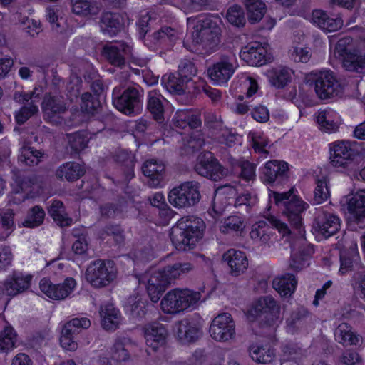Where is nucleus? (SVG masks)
I'll use <instances>...</instances> for the list:
<instances>
[{"instance_id":"09e8293b","label":"nucleus","mask_w":365,"mask_h":365,"mask_svg":"<svg viewBox=\"0 0 365 365\" xmlns=\"http://www.w3.org/2000/svg\"><path fill=\"white\" fill-rule=\"evenodd\" d=\"M245 227V220L242 216L230 215L225 219L220 230L223 233L235 232L242 236Z\"/></svg>"},{"instance_id":"603ef678","label":"nucleus","mask_w":365,"mask_h":365,"mask_svg":"<svg viewBox=\"0 0 365 365\" xmlns=\"http://www.w3.org/2000/svg\"><path fill=\"white\" fill-rule=\"evenodd\" d=\"M67 136L68 140V146L71 149V153L73 155H78L88 146V139L85 131H77L73 133L68 134Z\"/></svg>"},{"instance_id":"c756f323","label":"nucleus","mask_w":365,"mask_h":365,"mask_svg":"<svg viewBox=\"0 0 365 365\" xmlns=\"http://www.w3.org/2000/svg\"><path fill=\"white\" fill-rule=\"evenodd\" d=\"M124 25V16L119 13L104 12L101 18V28L103 34L110 37L118 34Z\"/></svg>"},{"instance_id":"f704fd0d","label":"nucleus","mask_w":365,"mask_h":365,"mask_svg":"<svg viewBox=\"0 0 365 365\" xmlns=\"http://www.w3.org/2000/svg\"><path fill=\"white\" fill-rule=\"evenodd\" d=\"M85 174L83 165L74 162L70 161L62 164L56 171L57 178L61 180H66L68 182H74L78 180Z\"/></svg>"},{"instance_id":"8fccbe9b","label":"nucleus","mask_w":365,"mask_h":365,"mask_svg":"<svg viewBox=\"0 0 365 365\" xmlns=\"http://www.w3.org/2000/svg\"><path fill=\"white\" fill-rule=\"evenodd\" d=\"M335 336L336 341L344 345H356L359 341L358 336L351 331L347 324H341L336 329Z\"/></svg>"},{"instance_id":"a211bd4d","label":"nucleus","mask_w":365,"mask_h":365,"mask_svg":"<svg viewBox=\"0 0 365 365\" xmlns=\"http://www.w3.org/2000/svg\"><path fill=\"white\" fill-rule=\"evenodd\" d=\"M90 92H85L81 96V110L83 113L95 117L102 110L101 96L103 94L104 87L101 80H95L91 85Z\"/></svg>"},{"instance_id":"338daca9","label":"nucleus","mask_w":365,"mask_h":365,"mask_svg":"<svg viewBox=\"0 0 365 365\" xmlns=\"http://www.w3.org/2000/svg\"><path fill=\"white\" fill-rule=\"evenodd\" d=\"M72 11L78 16L91 14V2L89 0H71Z\"/></svg>"},{"instance_id":"aec40b11","label":"nucleus","mask_w":365,"mask_h":365,"mask_svg":"<svg viewBox=\"0 0 365 365\" xmlns=\"http://www.w3.org/2000/svg\"><path fill=\"white\" fill-rule=\"evenodd\" d=\"M341 227V220L336 215L329 212L319 211L313 221L314 232L328 238L337 233Z\"/></svg>"},{"instance_id":"4c0bfd02","label":"nucleus","mask_w":365,"mask_h":365,"mask_svg":"<svg viewBox=\"0 0 365 365\" xmlns=\"http://www.w3.org/2000/svg\"><path fill=\"white\" fill-rule=\"evenodd\" d=\"M101 324L105 330L114 331L118 328L120 312L112 304H107L101 308Z\"/></svg>"},{"instance_id":"0eeeda50","label":"nucleus","mask_w":365,"mask_h":365,"mask_svg":"<svg viewBox=\"0 0 365 365\" xmlns=\"http://www.w3.org/2000/svg\"><path fill=\"white\" fill-rule=\"evenodd\" d=\"M112 103L120 113L135 115L142 110L143 94L134 86H115L112 93Z\"/></svg>"},{"instance_id":"774afa93","label":"nucleus","mask_w":365,"mask_h":365,"mask_svg":"<svg viewBox=\"0 0 365 365\" xmlns=\"http://www.w3.org/2000/svg\"><path fill=\"white\" fill-rule=\"evenodd\" d=\"M100 212L103 217H115L123 212V206L118 203L108 202L100 207Z\"/></svg>"},{"instance_id":"2f4dec72","label":"nucleus","mask_w":365,"mask_h":365,"mask_svg":"<svg viewBox=\"0 0 365 365\" xmlns=\"http://www.w3.org/2000/svg\"><path fill=\"white\" fill-rule=\"evenodd\" d=\"M130 48L126 43L119 42L115 45L105 46L103 53L110 64L121 66L125 63L124 55L130 53Z\"/></svg>"},{"instance_id":"f257e3e1","label":"nucleus","mask_w":365,"mask_h":365,"mask_svg":"<svg viewBox=\"0 0 365 365\" xmlns=\"http://www.w3.org/2000/svg\"><path fill=\"white\" fill-rule=\"evenodd\" d=\"M222 19L217 14H200L187 19L192 26L191 39L185 38L183 46L190 52L206 57L216 51L220 43Z\"/></svg>"},{"instance_id":"39448f33","label":"nucleus","mask_w":365,"mask_h":365,"mask_svg":"<svg viewBox=\"0 0 365 365\" xmlns=\"http://www.w3.org/2000/svg\"><path fill=\"white\" fill-rule=\"evenodd\" d=\"M305 79L307 84L314 86L316 95L322 100L329 99L344 93V84L330 69L312 71Z\"/></svg>"},{"instance_id":"49530a36","label":"nucleus","mask_w":365,"mask_h":365,"mask_svg":"<svg viewBox=\"0 0 365 365\" xmlns=\"http://www.w3.org/2000/svg\"><path fill=\"white\" fill-rule=\"evenodd\" d=\"M329 178L326 175L317 176L315 179L316 187L314 191V203L322 204L330 197V190L328 187Z\"/></svg>"},{"instance_id":"6e6552de","label":"nucleus","mask_w":365,"mask_h":365,"mask_svg":"<svg viewBox=\"0 0 365 365\" xmlns=\"http://www.w3.org/2000/svg\"><path fill=\"white\" fill-rule=\"evenodd\" d=\"M280 307L271 296L259 298L247 312L251 322H258L262 328L274 326L279 318Z\"/></svg>"},{"instance_id":"b1692460","label":"nucleus","mask_w":365,"mask_h":365,"mask_svg":"<svg viewBox=\"0 0 365 365\" xmlns=\"http://www.w3.org/2000/svg\"><path fill=\"white\" fill-rule=\"evenodd\" d=\"M222 260L227 263L232 276L237 277L244 273L248 267L246 254L233 248L229 249L222 255Z\"/></svg>"},{"instance_id":"3c124183","label":"nucleus","mask_w":365,"mask_h":365,"mask_svg":"<svg viewBox=\"0 0 365 365\" xmlns=\"http://www.w3.org/2000/svg\"><path fill=\"white\" fill-rule=\"evenodd\" d=\"M42 157L43 153L41 150L31 146H23L18 160L26 165L34 166L38 164Z\"/></svg>"},{"instance_id":"a18cd8bd","label":"nucleus","mask_w":365,"mask_h":365,"mask_svg":"<svg viewBox=\"0 0 365 365\" xmlns=\"http://www.w3.org/2000/svg\"><path fill=\"white\" fill-rule=\"evenodd\" d=\"M46 212L41 205H34L30 208L23 222L27 228H36L41 225L44 221Z\"/></svg>"},{"instance_id":"69168bd1","label":"nucleus","mask_w":365,"mask_h":365,"mask_svg":"<svg viewBox=\"0 0 365 365\" xmlns=\"http://www.w3.org/2000/svg\"><path fill=\"white\" fill-rule=\"evenodd\" d=\"M88 235L86 234H81L76 237V239L73 242L72 251L75 255L84 257L88 255Z\"/></svg>"},{"instance_id":"f8f14e48","label":"nucleus","mask_w":365,"mask_h":365,"mask_svg":"<svg viewBox=\"0 0 365 365\" xmlns=\"http://www.w3.org/2000/svg\"><path fill=\"white\" fill-rule=\"evenodd\" d=\"M289 164L285 161L269 160L260 168L259 178L264 185L281 186L289 180Z\"/></svg>"},{"instance_id":"dca6fc26","label":"nucleus","mask_w":365,"mask_h":365,"mask_svg":"<svg viewBox=\"0 0 365 365\" xmlns=\"http://www.w3.org/2000/svg\"><path fill=\"white\" fill-rule=\"evenodd\" d=\"M210 334L217 341H226L235 335V324L229 313H222L215 317L210 327Z\"/></svg>"},{"instance_id":"9d476101","label":"nucleus","mask_w":365,"mask_h":365,"mask_svg":"<svg viewBox=\"0 0 365 365\" xmlns=\"http://www.w3.org/2000/svg\"><path fill=\"white\" fill-rule=\"evenodd\" d=\"M329 159L332 166L346 168L356 158L363 154V148L356 141H335L329 144Z\"/></svg>"},{"instance_id":"ea45409f","label":"nucleus","mask_w":365,"mask_h":365,"mask_svg":"<svg viewBox=\"0 0 365 365\" xmlns=\"http://www.w3.org/2000/svg\"><path fill=\"white\" fill-rule=\"evenodd\" d=\"M42 110L45 115L52 118L56 114L64 113L66 107L61 97L46 93L42 102Z\"/></svg>"},{"instance_id":"4be33fe9","label":"nucleus","mask_w":365,"mask_h":365,"mask_svg":"<svg viewBox=\"0 0 365 365\" xmlns=\"http://www.w3.org/2000/svg\"><path fill=\"white\" fill-rule=\"evenodd\" d=\"M348 220L359 227L365 225V190L354 194L347 202Z\"/></svg>"},{"instance_id":"5701e85b","label":"nucleus","mask_w":365,"mask_h":365,"mask_svg":"<svg viewBox=\"0 0 365 365\" xmlns=\"http://www.w3.org/2000/svg\"><path fill=\"white\" fill-rule=\"evenodd\" d=\"M339 262V274L340 275L349 274L361 267V257L356 244L340 250Z\"/></svg>"},{"instance_id":"7c9ffc66","label":"nucleus","mask_w":365,"mask_h":365,"mask_svg":"<svg viewBox=\"0 0 365 365\" xmlns=\"http://www.w3.org/2000/svg\"><path fill=\"white\" fill-rule=\"evenodd\" d=\"M165 102H167L166 99L159 91L153 89L148 93L147 110L151 114L153 118L158 122H162L165 119Z\"/></svg>"},{"instance_id":"a19ab883","label":"nucleus","mask_w":365,"mask_h":365,"mask_svg":"<svg viewBox=\"0 0 365 365\" xmlns=\"http://www.w3.org/2000/svg\"><path fill=\"white\" fill-rule=\"evenodd\" d=\"M271 226L264 220H259L252 225L250 237L255 242L267 243L273 235Z\"/></svg>"},{"instance_id":"c9c22d12","label":"nucleus","mask_w":365,"mask_h":365,"mask_svg":"<svg viewBox=\"0 0 365 365\" xmlns=\"http://www.w3.org/2000/svg\"><path fill=\"white\" fill-rule=\"evenodd\" d=\"M16 184V192H24L26 197H34V190L41 187V180L36 174L18 175L15 178Z\"/></svg>"},{"instance_id":"58836bf2","label":"nucleus","mask_w":365,"mask_h":365,"mask_svg":"<svg viewBox=\"0 0 365 365\" xmlns=\"http://www.w3.org/2000/svg\"><path fill=\"white\" fill-rule=\"evenodd\" d=\"M249 352L252 360L258 364L270 363L275 357V349L269 344H252L249 348Z\"/></svg>"},{"instance_id":"de8ad7c7","label":"nucleus","mask_w":365,"mask_h":365,"mask_svg":"<svg viewBox=\"0 0 365 365\" xmlns=\"http://www.w3.org/2000/svg\"><path fill=\"white\" fill-rule=\"evenodd\" d=\"M108 237H113L115 246H120L125 240L124 230L120 225L112 223L107 224L100 232L99 237L102 240H104Z\"/></svg>"},{"instance_id":"ddd939ff","label":"nucleus","mask_w":365,"mask_h":365,"mask_svg":"<svg viewBox=\"0 0 365 365\" xmlns=\"http://www.w3.org/2000/svg\"><path fill=\"white\" fill-rule=\"evenodd\" d=\"M91 321L86 317L73 318L67 322L63 327L59 339L63 349L74 351L78 348V335L81 329H88Z\"/></svg>"},{"instance_id":"bb28decb","label":"nucleus","mask_w":365,"mask_h":365,"mask_svg":"<svg viewBox=\"0 0 365 365\" xmlns=\"http://www.w3.org/2000/svg\"><path fill=\"white\" fill-rule=\"evenodd\" d=\"M314 253V245L304 241L297 249H292L291 264L292 269L300 271L310 264V260Z\"/></svg>"},{"instance_id":"0e129e2a","label":"nucleus","mask_w":365,"mask_h":365,"mask_svg":"<svg viewBox=\"0 0 365 365\" xmlns=\"http://www.w3.org/2000/svg\"><path fill=\"white\" fill-rule=\"evenodd\" d=\"M197 69L195 64L188 59L181 61L178 76H180L182 78L187 82L192 80V77L196 76Z\"/></svg>"},{"instance_id":"79ce46f5","label":"nucleus","mask_w":365,"mask_h":365,"mask_svg":"<svg viewBox=\"0 0 365 365\" xmlns=\"http://www.w3.org/2000/svg\"><path fill=\"white\" fill-rule=\"evenodd\" d=\"M48 212L59 226L68 227L71 225L72 219L66 212V208L62 201L53 200L48 209Z\"/></svg>"},{"instance_id":"473e14b6","label":"nucleus","mask_w":365,"mask_h":365,"mask_svg":"<svg viewBox=\"0 0 365 365\" xmlns=\"http://www.w3.org/2000/svg\"><path fill=\"white\" fill-rule=\"evenodd\" d=\"M32 277L29 274H14L6 278L4 287L8 295L14 297L26 290L30 284Z\"/></svg>"},{"instance_id":"c03bdc74","label":"nucleus","mask_w":365,"mask_h":365,"mask_svg":"<svg viewBox=\"0 0 365 365\" xmlns=\"http://www.w3.org/2000/svg\"><path fill=\"white\" fill-rule=\"evenodd\" d=\"M17 340V334L11 325H6L0 331V352L8 353L14 349Z\"/></svg>"},{"instance_id":"052dcab7","label":"nucleus","mask_w":365,"mask_h":365,"mask_svg":"<svg viewBox=\"0 0 365 365\" xmlns=\"http://www.w3.org/2000/svg\"><path fill=\"white\" fill-rule=\"evenodd\" d=\"M38 107L33 103L21 106L14 113V119L19 125L24 124L30 118L38 113Z\"/></svg>"},{"instance_id":"c85d7f7f","label":"nucleus","mask_w":365,"mask_h":365,"mask_svg":"<svg viewBox=\"0 0 365 365\" xmlns=\"http://www.w3.org/2000/svg\"><path fill=\"white\" fill-rule=\"evenodd\" d=\"M114 163L121 167L123 171L124 179L129 182L135 177V156L131 151L124 149L115 150L112 154Z\"/></svg>"},{"instance_id":"4d7b16f0","label":"nucleus","mask_w":365,"mask_h":365,"mask_svg":"<svg viewBox=\"0 0 365 365\" xmlns=\"http://www.w3.org/2000/svg\"><path fill=\"white\" fill-rule=\"evenodd\" d=\"M226 18L230 24L236 27H243L246 24L244 10L237 4H235L227 9Z\"/></svg>"},{"instance_id":"423d86ee","label":"nucleus","mask_w":365,"mask_h":365,"mask_svg":"<svg viewBox=\"0 0 365 365\" xmlns=\"http://www.w3.org/2000/svg\"><path fill=\"white\" fill-rule=\"evenodd\" d=\"M118 275L115 262L108 259H97L88 265L85 279L95 289L106 287L113 283Z\"/></svg>"},{"instance_id":"bf43d9fd","label":"nucleus","mask_w":365,"mask_h":365,"mask_svg":"<svg viewBox=\"0 0 365 365\" xmlns=\"http://www.w3.org/2000/svg\"><path fill=\"white\" fill-rule=\"evenodd\" d=\"M14 213L8 210L0 215V228L3 230L0 239L7 238L14 230Z\"/></svg>"},{"instance_id":"20e7f679","label":"nucleus","mask_w":365,"mask_h":365,"mask_svg":"<svg viewBox=\"0 0 365 365\" xmlns=\"http://www.w3.org/2000/svg\"><path fill=\"white\" fill-rule=\"evenodd\" d=\"M294 189L282 193H274V200L277 206L281 207L282 215L290 226L299 232L304 230V214L309 205L299 196L293 193Z\"/></svg>"},{"instance_id":"4468645a","label":"nucleus","mask_w":365,"mask_h":365,"mask_svg":"<svg viewBox=\"0 0 365 365\" xmlns=\"http://www.w3.org/2000/svg\"><path fill=\"white\" fill-rule=\"evenodd\" d=\"M195 169L200 175L214 181H217L225 175L222 165L210 151H203L198 155Z\"/></svg>"},{"instance_id":"72a5a7b5","label":"nucleus","mask_w":365,"mask_h":365,"mask_svg":"<svg viewBox=\"0 0 365 365\" xmlns=\"http://www.w3.org/2000/svg\"><path fill=\"white\" fill-rule=\"evenodd\" d=\"M297 285V278L291 273L275 277L272 281V287L282 297H290L295 292Z\"/></svg>"},{"instance_id":"5fc2aeb1","label":"nucleus","mask_w":365,"mask_h":365,"mask_svg":"<svg viewBox=\"0 0 365 365\" xmlns=\"http://www.w3.org/2000/svg\"><path fill=\"white\" fill-rule=\"evenodd\" d=\"M62 13L60 6L56 5L49 6L46 9V19L48 21L53 29L58 33H63L64 28L61 26V21H63L61 16Z\"/></svg>"},{"instance_id":"a878e982","label":"nucleus","mask_w":365,"mask_h":365,"mask_svg":"<svg viewBox=\"0 0 365 365\" xmlns=\"http://www.w3.org/2000/svg\"><path fill=\"white\" fill-rule=\"evenodd\" d=\"M316 121L320 130L332 133L338 130L341 120L337 112L330 108H327L319 110L317 113Z\"/></svg>"},{"instance_id":"1a4fd4ad","label":"nucleus","mask_w":365,"mask_h":365,"mask_svg":"<svg viewBox=\"0 0 365 365\" xmlns=\"http://www.w3.org/2000/svg\"><path fill=\"white\" fill-rule=\"evenodd\" d=\"M200 299V293L189 289H173L165 294L160 302L165 314H176L195 306Z\"/></svg>"},{"instance_id":"2eb2a0df","label":"nucleus","mask_w":365,"mask_h":365,"mask_svg":"<svg viewBox=\"0 0 365 365\" xmlns=\"http://www.w3.org/2000/svg\"><path fill=\"white\" fill-rule=\"evenodd\" d=\"M143 334L148 355L165 346L168 332L163 324L159 322L148 324L143 327Z\"/></svg>"},{"instance_id":"864d4df0","label":"nucleus","mask_w":365,"mask_h":365,"mask_svg":"<svg viewBox=\"0 0 365 365\" xmlns=\"http://www.w3.org/2000/svg\"><path fill=\"white\" fill-rule=\"evenodd\" d=\"M309 315L310 312L307 308L303 307L297 308L286 320L287 329L294 332L305 322Z\"/></svg>"},{"instance_id":"cd10ccee","label":"nucleus","mask_w":365,"mask_h":365,"mask_svg":"<svg viewBox=\"0 0 365 365\" xmlns=\"http://www.w3.org/2000/svg\"><path fill=\"white\" fill-rule=\"evenodd\" d=\"M165 170V164L156 159L145 160L142 166L143 174L148 179L150 186L157 187L162 183Z\"/></svg>"},{"instance_id":"f03ea898","label":"nucleus","mask_w":365,"mask_h":365,"mask_svg":"<svg viewBox=\"0 0 365 365\" xmlns=\"http://www.w3.org/2000/svg\"><path fill=\"white\" fill-rule=\"evenodd\" d=\"M192 269L193 265L189 262H176L153 272L146 287L150 299L154 303L158 302L172 283Z\"/></svg>"},{"instance_id":"13d9d810","label":"nucleus","mask_w":365,"mask_h":365,"mask_svg":"<svg viewBox=\"0 0 365 365\" xmlns=\"http://www.w3.org/2000/svg\"><path fill=\"white\" fill-rule=\"evenodd\" d=\"M148 302L143 301L141 298L135 299L128 308L130 312V317L135 322H140L148 312Z\"/></svg>"},{"instance_id":"412c9836","label":"nucleus","mask_w":365,"mask_h":365,"mask_svg":"<svg viewBox=\"0 0 365 365\" xmlns=\"http://www.w3.org/2000/svg\"><path fill=\"white\" fill-rule=\"evenodd\" d=\"M240 58L252 66H261L269 62L267 48L257 41L247 43L240 52Z\"/></svg>"},{"instance_id":"37998d69","label":"nucleus","mask_w":365,"mask_h":365,"mask_svg":"<svg viewBox=\"0 0 365 365\" xmlns=\"http://www.w3.org/2000/svg\"><path fill=\"white\" fill-rule=\"evenodd\" d=\"M247 17L250 23L259 22L266 12V4L262 0H245Z\"/></svg>"},{"instance_id":"e2e57ef3","label":"nucleus","mask_w":365,"mask_h":365,"mask_svg":"<svg viewBox=\"0 0 365 365\" xmlns=\"http://www.w3.org/2000/svg\"><path fill=\"white\" fill-rule=\"evenodd\" d=\"M153 38L159 43L168 41L173 44L178 38L177 31L170 26H164L153 33Z\"/></svg>"},{"instance_id":"7ed1b4c3","label":"nucleus","mask_w":365,"mask_h":365,"mask_svg":"<svg viewBox=\"0 0 365 365\" xmlns=\"http://www.w3.org/2000/svg\"><path fill=\"white\" fill-rule=\"evenodd\" d=\"M205 228L204 221L199 217H182L171 227L169 236L177 250H190L202 239Z\"/></svg>"},{"instance_id":"6ab92c4d","label":"nucleus","mask_w":365,"mask_h":365,"mask_svg":"<svg viewBox=\"0 0 365 365\" xmlns=\"http://www.w3.org/2000/svg\"><path fill=\"white\" fill-rule=\"evenodd\" d=\"M176 337L182 344L197 341L201 334L202 326L200 321L193 317H185L175 324Z\"/></svg>"},{"instance_id":"9b49d317","label":"nucleus","mask_w":365,"mask_h":365,"mask_svg":"<svg viewBox=\"0 0 365 365\" xmlns=\"http://www.w3.org/2000/svg\"><path fill=\"white\" fill-rule=\"evenodd\" d=\"M200 185L195 181H187L173 187L168 193L170 205L176 208L189 207L197 204L200 200Z\"/></svg>"},{"instance_id":"6e6d98bb","label":"nucleus","mask_w":365,"mask_h":365,"mask_svg":"<svg viewBox=\"0 0 365 365\" xmlns=\"http://www.w3.org/2000/svg\"><path fill=\"white\" fill-rule=\"evenodd\" d=\"M185 81L180 76L175 73L165 74L162 76L161 84L169 92L181 93L183 91V83Z\"/></svg>"},{"instance_id":"e433bc0d","label":"nucleus","mask_w":365,"mask_h":365,"mask_svg":"<svg viewBox=\"0 0 365 365\" xmlns=\"http://www.w3.org/2000/svg\"><path fill=\"white\" fill-rule=\"evenodd\" d=\"M293 71L287 66H278L268 71L269 82L277 89L285 88L292 81Z\"/></svg>"},{"instance_id":"f3484780","label":"nucleus","mask_w":365,"mask_h":365,"mask_svg":"<svg viewBox=\"0 0 365 365\" xmlns=\"http://www.w3.org/2000/svg\"><path fill=\"white\" fill-rule=\"evenodd\" d=\"M76 286L73 277H66L62 283L53 284L49 278L43 277L39 282L40 290L53 300L64 299L69 296Z\"/></svg>"},{"instance_id":"680f3d73","label":"nucleus","mask_w":365,"mask_h":365,"mask_svg":"<svg viewBox=\"0 0 365 365\" xmlns=\"http://www.w3.org/2000/svg\"><path fill=\"white\" fill-rule=\"evenodd\" d=\"M124 341L122 339H116L111 349V358L117 362H125L130 359V354Z\"/></svg>"},{"instance_id":"393cba45","label":"nucleus","mask_w":365,"mask_h":365,"mask_svg":"<svg viewBox=\"0 0 365 365\" xmlns=\"http://www.w3.org/2000/svg\"><path fill=\"white\" fill-rule=\"evenodd\" d=\"M234 72L232 63L227 61L217 62L207 69L208 77L215 86L226 85Z\"/></svg>"}]
</instances>
